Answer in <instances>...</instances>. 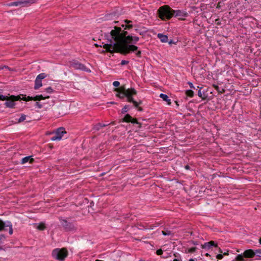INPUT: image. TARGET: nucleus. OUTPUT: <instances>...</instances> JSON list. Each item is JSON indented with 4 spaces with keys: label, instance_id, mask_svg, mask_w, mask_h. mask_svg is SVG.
Here are the masks:
<instances>
[{
    "label": "nucleus",
    "instance_id": "nucleus-24",
    "mask_svg": "<svg viewBox=\"0 0 261 261\" xmlns=\"http://www.w3.org/2000/svg\"><path fill=\"white\" fill-rule=\"evenodd\" d=\"M46 76V75L45 74V73H40L39 75H38L36 78H37L39 80L41 81L42 80H43L44 78H45Z\"/></svg>",
    "mask_w": 261,
    "mask_h": 261
},
{
    "label": "nucleus",
    "instance_id": "nucleus-38",
    "mask_svg": "<svg viewBox=\"0 0 261 261\" xmlns=\"http://www.w3.org/2000/svg\"><path fill=\"white\" fill-rule=\"evenodd\" d=\"M130 122H132V123L139 124L137 120L135 118H132V121H130Z\"/></svg>",
    "mask_w": 261,
    "mask_h": 261
},
{
    "label": "nucleus",
    "instance_id": "nucleus-5",
    "mask_svg": "<svg viewBox=\"0 0 261 261\" xmlns=\"http://www.w3.org/2000/svg\"><path fill=\"white\" fill-rule=\"evenodd\" d=\"M21 99V96L18 95V96H14V95H11L9 97H8L7 96H4L2 94H0V100H6V102L5 103V106L7 108H13L15 106V101H17L19 100H20Z\"/></svg>",
    "mask_w": 261,
    "mask_h": 261
},
{
    "label": "nucleus",
    "instance_id": "nucleus-32",
    "mask_svg": "<svg viewBox=\"0 0 261 261\" xmlns=\"http://www.w3.org/2000/svg\"><path fill=\"white\" fill-rule=\"evenodd\" d=\"M198 88H199V90L198 91V95L199 97L200 98H203V97H202V92L201 91V90L202 89V87H199V86L197 87Z\"/></svg>",
    "mask_w": 261,
    "mask_h": 261
},
{
    "label": "nucleus",
    "instance_id": "nucleus-3",
    "mask_svg": "<svg viewBox=\"0 0 261 261\" xmlns=\"http://www.w3.org/2000/svg\"><path fill=\"white\" fill-rule=\"evenodd\" d=\"M158 11L159 17L162 19H169L173 16V9L168 5L161 7Z\"/></svg>",
    "mask_w": 261,
    "mask_h": 261
},
{
    "label": "nucleus",
    "instance_id": "nucleus-2",
    "mask_svg": "<svg viewBox=\"0 0 261 261\" xmlns=\"http://www.w3.org/2000/svg\"><path fill=\"white\" fill-rule=\"evenodd\" d=\"M117 92L116 96L118 97L120 99H123L124 97L127 98V101L128 102H132L134 106L136 108H138L140 103L134 100L133 96L137 94V91L134 88H128L125 89L123 87H121L118 88H116L115 90Z\"/></svg>",
    "mask_w": 261,
    "mask_h": 261
},
{
    "label": "nucleus",
    "instance_id": "nucleus-21",
    "mask_svg": "<svg viewBox=\"0 0 261 261\" xmlns=\"http://www.w3.org/2000/svg\"><path fill=\"white\" fill-rule=\"evenodd\" d=\"M45 228H46V226H45V224L42 222L39 223L37 226V228L40 230H43L45 229Z\"/></svg>",
    "mask_w": 261,
    "mask_h": 261
},
{
    "label": "nucleus",
    "instance_id": "nucleus-41",
    "mask_svg": "<svg viewBox=\"0 0 261 261\" xmlns=\"http://www.w3.org/2000/svg\"><path fill=\"white\" fill-rule=\"evenodd\" d=\"M223 255H228V251L224 252L223 254Z\"/></svg>",
    "mask_w": 261,
    "mask_h": 261
},
{
    "label": "nucleus",
    "instance_id": "nucleus-40",
    "mask_svg": "<svg viewBox=\"0 0 261 261\" xmlns=\"http://www.w3.org/2000/svg\"><path fill=\"white\" fill-rule=\"evenodd\" d=\"M141 51L139 50L136 53V55L137 57H140L141 56Z\"/></svg>",
    "mask_w": 261,
    "mask_h": 261
},
{
    "label": "nucleus",
    "instance_id": "nucleus-8",
    "mask_svg": "<svg viewBox=\"0 0 261 261\" xmlns=\"http://www.w3.org/2000/svg\"><path fill=\"white\" fill-rule=\"evenodd\" d=\"M66 134L65 129L64 127H60L57 129L55 133V136L51 138V141L60 140L62 138L63 135Z\"/></svg>",
    "mask_w": 261,
    "mask_h": 261
},
{
    "label": "nucleus",
    "instance_id": "nucleus-14",
    "mask_svg": "<svg viewBox=\"0 0 261 261\" xmlns=\"http://www.w3.org/2000/svg\"><path fill=\"white\" fill-rule=\"evenodd\" d=\"M243 255L246 258H252L254 256V251L252 249L246 250L243 253Z\"/></svg>",
    "mask_w": 261,
    "mask_h": 261
},
{
    "label": "nucleus",
    "instance_id": "nucleus-44",
    "mask_svg": "<svg viewBox=\"0 0 261 261\" xmlns=\"http://www.w3.org/2000/svg\"><path fill=\"white\" fill-rule=\"evenodd\" d=\"M4 237L3 235H0V241L2 240L3 238H4Z\"/></svg>",
    "mask_w": 261,
    "mask_h": 261
},
{
    "label": "nucleus",
    "instance_id": "nucleus-7",
    "mask_svg": "<svg viewBox=\"0 0 261 261\" xmlns=\"http://www.w3.org/2000/svg\"><path fill=\"white\" fill-rule=\"evenodd\" d=\"M69 66L71 68H73L76 70H81L87 72H90V70L86 67L84 64L76 61H73L70 62Z\"/></svg>",
    "mask_w": 261,
    "mask_h": 261
},
{
    "label": "nucleus",
    "instance_id": "nucleus-39",
    "mask_svg": "<svg viewBox=\"0 0 261 261\" xmlns=\"http://www.w3.org/2000/svg\"><path fill=\"white\" fill-rule=\"evenodd\" d=\"M168 43H169V44L170 45H171V44H175L176 43V42H176V41H174V40H170L169 41H168Z\"/></svg>",
    "mask_w": 261,
    "mask_h": 261
},
{
    "label": "nucleus",
    "instance_id": "nucleus-31",
    "mask_svg": "<svg viewBox=\"0 0 261 261\" xmlns=\"http://www.w3.org/2000/svg\"><path fill=\"white\" fill-rule=\"evenodd\" d=\"M127 111H128V106L127 105H125L122 109L121 112H122V113L124 114V113H126Z\"/></svg>",
    "mask_w": 261,
    "mask_h": 261
},
{
    "label": "nucleus",
    "instance_id": "nucleus-51",
    "mask_svg": "<svg viewBox=\"0 0 261 261\" xmlns=\"http://www.w3.org/2000/svg\"><path fill=\"white\" fill-rule=\"evenodd\" d=\"M192 243H193V244L194 245H196V244H197L196 243V242H193Z\"/></svg>",
    "mask_w": 261,
    "mask_h": 261
},
{
    "label": "nucleus",
    "instance_id": "nucleus-28",
    "mask_svg": "<svg viewBox=\"0 0 261 261\" xmlns=\"http://www.w3.org/2000/svg\"><path fill=\"white\" fill-rule=\"evenodd\" d=\"M46 94H51L54 92V90L50 87L47 88L45 90Z\"/></svg>",
    "mask_w": 261,
    "mask_h": 261
},
{
    "label": "nucleus",
    "instance_id": "nucleus-13",
    "mask_svg": "<svg viewBox=\"0 0 261 261\" xmlns=\"http://www.w3.org/2000/svg\"><path fill=\"white\" fill-rule=\"evenodd\" d=\"M124 22L125 23V25L122 24V27H124V29H130L132 28L133 27H136V25L134 24L133 21L132 20H125Z\"/></svg>",
    "mask_w": 261,
    "mask_h": 261
},
{
    "label": "nucleus",
    "instance_id": "nucleus-19",
    "mask_svg": "<svg viewBox=\"0 0 261 261\" xmlns=\"http://www.w3.org/2000/svg\"><path fill=\"white\" fill-rule=\"evenodd\" d=\"M23 4V2L21 1H18V2H12L8 4V6H18L20 5H21Z\"/></svg>",
    "mask_w": 261,
    "mask_h": 261
},
{
    "label": "nucleus",
    "instance_id": "nucleus-49",
    "mask_svg": "<svg viewBox=\"0 0 261 261\" xmlns=\"http://www.w3.org/2000/svg\"><path fill=\"white\" fill-rule=\"evenodd\" d=\"M138 110L140 111H142V108H139Z\"/></svg>",
    "mask_w": 261,
    "mask_h": 261
},
{
    "label": "nucleus",
    "instance_id": "nucleus-22",
    "mask_svg": "<svg viewBox=\"0 0 261 261\" xmlns=\"http://www.w3.org/2000/svg\"><path fill=\"white\" fill-rule=\"evenodd\" d=\"M244 257H245L243 254H238L236 257V260L237 261H244Z\"/></svg>",
    "mask_w": 261,
    "mask_h": 261
},
{
    "label": "nucleus",
    "instance_id": "nucleus-17",
    "mask_svg": "<svg viewBox=\"0 0 261 261\" xmlns=\"http://www.w3.org/2000/svg\"><path fill=\"white\" fill-rule=\"evenodd\" d=\"M160 97L162 98L164 101H167L168 105H170L171 103V99L169 98L167 95L163 93H161L160 95Z\"/></svg>",
    "mask_w": 261,
    "mask_h": 261
},
{
    "label": "nucleus",
    "instance_id": "nucleus-18",
    "mask_svg": "<svg viewBox=\"0 0 261 261\" xmlns=\"http://www.w3.org/2000/svg\"><path fill=\"white\" fill-rule=\"evenodd\" d=\"M42 81L41 80H39L38 79L36 78V80L35 81L34 89L36 90L38 89L42 86Z\"/></svg>",
    "mask_w": 261,
    "mask_h": 261
},
{
    "label": "nucleus",
    "instance_id": "nucleus-25",
    "mask_svg": "<svg viewBox=\"0 0 261 261\" xmlns=\"http://www.w3.org/2000/svg\"><path fill=\"white\" fill-rule=\"evenodd\" d=\"M162 233L164 236H170L172 234L171 231L168 230L162 231Z\"/></svg>",
    "mask_w": 261,
    "mask_h": 261
},
{
    "label": "nucleus",
    "instance_id": "nucleus-29",
    "mask_svg": "<svg viewBox=\"0 0 261 261\" xmlns=\"http://www.w3.org/2000/svg\"><path fill=\"white\" fill-rule=\"evenodd\" d=\"M26 115L24 114H21L20 117L18 120V122H21L25 120Z\"/></svg>",
    "mask_w": 261,
    "mask_h": 261
},
{
    "label": "nucleus",
    "instance_id": "nucleus-46",
    "mask_svg": "<svg viewBox=\"0 0 261 261\" xmlns=\"http://www.w3.org/2000/svg\"><path fill=\"white\" fill-rule=\"evenodd\" d=\"M135 31L138 33V32L140 31V30H139L138 29H135Z\"/></svg>",
    "mask_w": 261,
    "mask_h": 261
},
{
    "label": "nucleus",
    "instance_id": "nucleus-10",
    "mask_svg": "<svg viewBox=\"0 0 261 261\" xmlns=\"http://www.w3.org/2000/svg\"><path fill=\"white\" fill-rule=\"evenodd\" d=\"M62 224L67 231H73L76 229L74 224L71 223H69L65 220L62 221Z\"/></svg>",
    "mask_w": 261,
    "mask_h": 261
},
{
    "label": "nucleus",
    "instance_id": "nucleus-33",
    "mask_svg": "<svg viewBox=\"0 0 261 261\" xmlns=\"http://www.w3.org/2000/svg\"><path fill=\"white\" fill-rule=\"evenodd\" d=\"M113 85L115 87H118L120 85V83L118 81H114L113 83Z\"/></svg>",
    "mask_w": 261,
    "mask_h": 261
},
{
    "label": "nucleus",
    "instance_id": "nucleus-54",
    "mask_svg": "<svg viewBox=\"0 0 261 261\" xmlns=\"http://www.w3.org/2000/svg\"><path fill=\"white\" fill-rule=\"evenodd\" d=\"M110 103L114 104V102H111Z\"/></svg>",
    "mask_w": 261,
    "mask_h": 261
},
{
    "label": "nucleus",
    "instance_id": "nucleus-9",
    "mask_svg": "<svg viewBox=\"0 0 261 261\" xmlns=\"http://www.w3.org/2000/svg\"><path fill=\"white\" fill-rule=\"evenodd\" d=\"M9 227V232L10 234H13V228H12V224L11 222L7 221L6 222H3L1 220H0V231L2 230H6V228Z\"/></svg>",
    "mask_w": 261,
    "mask_h": 261
},
{
    "label": "nucleus",
    "instance_id": "nucleus-23",
    "mask_svg": "<svg viewBox=\"0 0 261 261\" xmlns=\"http://www.w3.org/2000/svg\"><path fill=\"white\" fill-rule=\"evenodd\" d=\"M186 94L187 96L192 97L194 95V92L192 90H187L186 91Z\"/></svg>",
    "mask_w": 261,
    "mask_h": 261
},
{
    "label": "nucleus",
    "instance_id": "nucleus-42",
    "mask_svg": "<svg viewBox=\"0 0 261 261\" xmlns=\"http://www.w3.org/2000/svg\"><path fill=\"white\" fill-rule=\"evenodd\" d=\"M219 252L220 254H222L223 253L222 249L220 248H219Z\"/></svg>",
    "mask_w": 261,
    "mask_h": 261
},
{
    "label": "nucleus",
    "instance_id": "nucleus-4",
    "mask_svg": "<svg viewBox=\"0 0 261 261\" xmlns=\"http://www.w3.org/2000/svg\"><path fill=\"white\" fill-rule=\"evenodd\" d=\"M52 256L59 261H63L67 256L68 251L65 248H56L52 251Z\"/></svg>",
    "mask_w": 261,
    "mask_h": 261
},
{
    "label": "nucleus",
    "instance_id": "nucleus-15",
    "mask_svg": "<svg viewBox=\"0 0 261 261\" xmlns=\"http://www.w3.org/2000/svg\"><path fill=\"white\" fill-rule=\"evenodd\" d=\"M160 41L163 43H166L168 41V37L167 35L161 33H159L157 35Z\"/></svg>",
    "mask_w": 261,
    "mask_h": 261
},
{
    "label": "nucleus",
    "instance_id": "nucleus-30",
    "mask_svg": "<svg viewBox=\"0 0 261 261\" xmlns=\"http://www.w3.org/2000/svg\"><path fill=\"white\" fill-rule=\"evenodd\" d=\"M256 255L258 257H261V249H257L254 251V255Z\"/></svg>",
    "mask_w": 261,
    "mask_h": 261
},
{
    "label": "nucleus",
    "instance_id": "nucleus-12",
    "mask_svg": "<svg viewBox=\"0 0 261 261\" xmlns=\"http://www.w3.org/2000/svg\"><path fill=\"white\" fill-rule=\"evenodd\" d=\"M175 15V17H179V18L186 17L188 15L186 11L180 10H173V15Z\"/></svg>",
    "mask_w": 261,
    "mask_h": 261
},
{
    "label": "nucleus",
    "instance_id": "nucleus-53",
    "mask_svg": "<svg viewBox=\"0 0 261 261\" xmlns=\"http://www.w3.org/2000/svg\"><path fill=\"white\" fill-rule=\"evenodd\" d=\"M139 261H144V260H143V259H141Z\"/></svg>",
    "mask_w": 261,
    "mask_h": 261
},
{
    "label": "nucleus",
    "instance_id": "nucleus-43",
    "mask_svg": "<svg viewBox=\"0 0 261 261\" xmlns=\"http://www.w3.org/2000/svg\"><path fill=\"white\" fill-rule=\"evenodd\" d=\"M138 33L140 35H143L144 34V32L140 31L139 32H138Z\"/></svg>",
    "mask_w": 261,
    "mask_h": 261
},
{
    "label": "nucleus",
    "instance_id": "nucleus-37",
    "mask_svg": "<svg viewBox=\"0 0 261 261\" xmlns=\"http://www.w3.org/2000/svg\"><path fill=\"white\" fill-rule=\"evenodd\" d=\"M188 84L189 85V86L190 87V88H191V89H195V87L194 86L193 84L191 82H188Z\"/></svg>",
    "mask_w": 261,
    "mask_h": 261
},
{
    "label": "nucleus",
    "instance_id": "nucleus-11",
    "mask_svg": "<svg viewBox=\"0 0 261 261\" xmlns=\"http://www.w3.org/2000/svg\"><path fill=\"white\" fill-rule=\"evenodd\" d=\"M212 247H217V243L213 241H211L208 242H205L203 244L201 245V248L205 250H208L210 249Z\"/></svg>",
    "mask_w": 261,
    "mask_h": 261
},
{
    "label": "nucleus",
    "instance_id": "nucleus-16",
    "mask_svg": "<svg viewBox=\"0 0 261 261\" xmlns=\"http://www.w3.org/2000/svg\"><path fill=\"white\" fill-rule=\"evenodd\" d=\"M34 161V159L33 158H31V156H25L22 159L21 163L22 164H25L28 162H29L30 163H32Z\"/></svg>",
    "mask_w": 261,
    "mask_h": 261
},
{
    "label": "nucleus",
    "instance_id": "nucleus-35",
    "mask_svg": "<svg viewBox=\"0 0 261 261\" xmlns=\"http://www.w3.org/2000/svg\"><path fill=\"white\" fill-rule=\"evenodd\" d=\"M129 63V61L126 60H122L121 62V65H125Z\"/></svg>",
    "mask_w": 261,
    "mask_h": 261
},
{
    "label": "nucleus",
    "instance_id": "nucleus-50",
    "mask_svg": "<svg viewBox=\"0 0 261 261\" xmlns=\"http://www.w3.org/2000/svg\"><path fill=\"white\" fill-rule=\"evenodd\" d=\"M259 242L260 244H261V238L259 239Z\"/></svg>",
    "mask_w": 261,
    "mask_h": 261
},
{
    "label": "nucleus",
    "instance_id": "nucleus-34",
    "mask_svg": "<svg viewBox=\"0 0 261 261\" xmlns=\"http://www.w3.org/2000/svg\"><path fill=\"white\" fill-rule=\"evenodd\" d=\"M156 254L158 255H161L163 254V250L161 249H158L156 252Z\"/></svg>",
    "mask_w": 261,
    "mask_h": 261
},
{
    "label": "nucleus",
    "instance_id": "nucleus-1",
    "mask_svg": "<svg viewBox=\"0 0 261 261\" xmlns=\"http://www.w3.org/2000/svg\"><path fill=\"white\" fill-rule=\"evenodd\" d=\"M127 32L122 30L119 27H115L111 31L108 39V42L103 45V47L108 52L120 53L126 55L136 51L138 47L130 43H136L139 38L132 35H127Z\"/></svg>",
    "mask_w": 261,
    "mask_h": 261
},
{
    "label": "nucleus",
    "instance_id": "nucleus-48",
    "mask_svg": "<svg viewBox=\"0 0 261 261\" xmlns=\"http://www.w3.org/2000/svg\"><path fill=\"white\" fill-rule=\"evenodd\" d=\"M173 261H179L178 259H174Z\"/></svg>",
    "mask_w": 261,
    "mask_h": 261
},
{
    "label": "nucleus",
    "instance_id": "nucleus-6",
    "mask_svg": "<svg viewBox=\"0 0 261 261\" xmlns=\"http://www.w3.org/2000/svg\"><path fill=\"white\" fill-rule=\"evenodd\" d=\"M49 98V96L44 93L43 94L38 95L35 96H29L26 97V95H22V97H21V99L24 101H31V100H35V101H40L41 100H44L46 99H48Z\"/></svg>",
    "mask_w": 261,
    "mask_h": 261
},
{
    "label": "nucleus",
    "instance_id": "nucleus-47",
    "mask_svg": "<svg viewBox=\"0 0 261 261\" xmlns=\"http://www.w3.org/2000/svg\"><path fill=\"white\" fill-rule=\"evenodd\" d=\"M155 227V226H153L150 227L149 228V229H153V227Z\"/></svg>",
    "mask_w": 261,
    "mask_h": 261
},
{
    "label": "nucleus",
    "instance_id": "nucleus-45",
    "mask_svg": "<svg viewBox=\"0 0 261 261\" xmlns=\"http://www.w3.org/2000/svg\"><path fill=\"white\" fill-rule=\"evenodd\" d=\"M185 168L186 169H189V166L188 165H187V166H185Z\"/></svg>",
    "mask_w": 261,
    "mask_h": 261
},
{
    "label": "nucleus",
    "instance_id": "nucleus-52",
    "mask_svg": "<svg viewBox=\"0 0 261 261\" xmlns=\"http://www.w3.org/2000/svg\"><path fill=\"white\" fill-rule=\"evenodd\" d=\"M95 261H103V260H99V259H96V260H95Z\"/></svg>",
    "mask_w": 261,
    "mask_h": 261
},
{
    "label": "nucleus",
    "instance_id": "nucleus-20",
    "mask_svg": "<svg viewBox=\"0 0 261 261\" xmlns=\"http://www.w3.org/2000/svg\"><path fill=\"white\" fill-rule=\"evenodd\" d=\"M132 120V117L129 115L126 114L123 119V121L126 122H130Z\"/></svg>",
    "mask_w": 261,
    "mask_h": 261
},
{
    "label": "nucleus",
    "instance_id": "nucleus-36",
    "mask_svg": "<svg viewBox=\"0 0 261 261\" xmlns=\"http://www.w3.org/2000/svg\"><path fill=\"white\" fill-rule=\"evenodd\" d=\"M223 257V255L222 254H219L216 256V258L218 259H222Z\"/></svg>",
    "mask_w": 261,
    "mask_h": 261
},
{
    "label": "nucleus",
    "instance_id": "nucleus-27",
    "mask_svg": "<svg viewBox=\"0 0 261 261\" xmlns=\"http://www.w3.org/2000/svg\"><path fill=\"white\" fill-rule=\"evenodd\" d=\"M196 247H192V248L188 249L186 251V252L187 253H193V252H194L196 251Z\"/></svg>",
    "mask_w": 261,
    "mask_h": 261
},
{
    "label": "nucleus",
    "instance_id": "nucleus-26",
    "mask_svg": "<svg viewBox=\"0 0 261 261\" xmlns=\"http://www.w3.org/2000/svg\"><path fill=\"white\" fill-rule=\"evenodd\" d=\"M45 104V103H41L39 102H36L35 104V106L38 109H41L44 106Z\"/></svg>",
    "mask_w": 261,
    "mask_h": 261
}]
</instances>
